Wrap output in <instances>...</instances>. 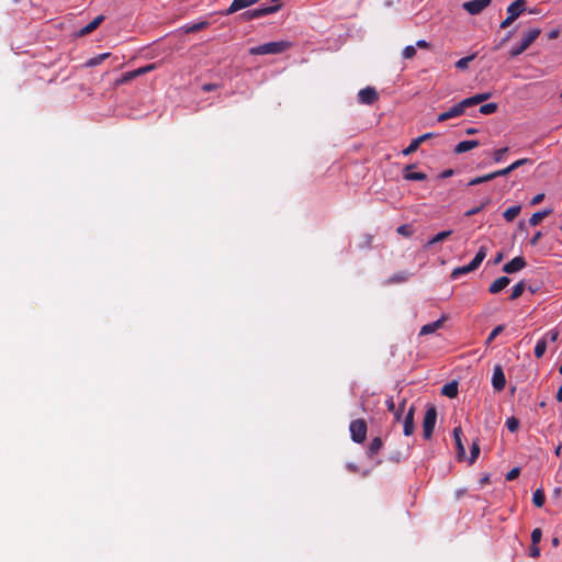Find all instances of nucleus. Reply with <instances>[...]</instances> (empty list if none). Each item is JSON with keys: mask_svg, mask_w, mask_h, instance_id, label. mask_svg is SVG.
I'll list each match as a JSON object with an SVG mask.
<instances>
[{"mask_svg": "<svg viewBox=\"0 0 562 562\" xmlns=\"http://www.w3.org/2000/svg\"><path fill=\"white\" fill-rule=\"evenodd\" d=\"M480 143L477 140H462L454 147V153L462 154L477 147Z\"/></svg>", "mask_w": 562, "mask_h": 562, "instance_id": "5701e85b", "label": "nucleus"}, {"mask_svg": "<svg viewBox=\"0 0 562 562\" xmlns=\"http://www.w3.org/2000/svg\"><path fill=\"white\" fill-rule=\"evenodd\" d=\"M526 49H527L526 46H524L522 44H519L518 46L512 48L510 56L516 57V56L522 54Z\"/></svg>", "mask_w": 562, "mask_h": 562, "instance_id": "09e8293b", "label": "nucleus"}, {"mask_svg": "<svg viewBox=\"0 0 562 562\" xmlns=\"http://www.w3.org/2000/svg\"><path fill=\"white\" fill-rule=\"evenodd\" d=\"M383 447V441L380 437H375L371 440L368 447L367 454L369 458H373Z\"/></svg>", "mask_w": 562, "mask_h": 562, "instance_id": "393cba45", "label": "nucleus"}, {"mask_svg": "<svg viewBox=\"0 0 562 562\" xmlns=\"http://www.w3.org/2000/svg\"><path fill=\"white\" fill-rule=\"evenodd\" d=\"M216 88H217V86H216V85H214V83H205V85H203V87H202V89H203L204 91H207V92H209V91H213V90H215Z\"/></svg>", "mask_w": 562, "mask_h": 562, "instance_id": "13d9d810", "label": "nucleus"}, {"mask_svg": "<svg viewBox=\"0 0 562 562\" xmlns=\"http://www.w3.org/2000/svg\"><path fill=\"white\" fill-rule=\"evenodd\" d=\"M506 427L510 432H515L519 428V420L516 417H509L506 420Z\"/></svg>", "mask_w": 562, "mask_h": 562, "instance_id": "e433bc0d", "label": "nucleus"}, {"mask_svg": "<svg viewBox=\"0 0 562 562\" xmlns=\"http://www.w3.org/2000/svg\"><path fill=\"white\" fill-rule=\"evenodd\" d=\"M372 241H373V236L369 235V234H364L359 243H358V247L360 249H369L372 245Z\"/></svg>", "mask_w": 562, "mask_h": 562, "instance_id": "72a5a7b5", "label": "nucleus"}, {"mask_svg": "<svg viewBox=\"0 0 562 562\" xmlns=\"http://www.w3.org/2000/svg\"><path fill=\"white\" fill-rule=\"evenodd\" d=\"M414 165H408L404 169V179L411 180V181H422L426 179V173L424 172H416L414 171Z\"/></svg>", "mask_w": 562, "mask_h": 562, "instance_id": "f3484780", "label": "nucleus"}, {"mask_svg": "<svg viewBox=\"0 0 562 562\" xmlns=\"http://www.w3.org/2000/svg\"><path fill=\"white\" fill-rule=\"evenodd\" d=\"M487 254V247L481 246L479 251L476 252L475 257L472 259L473 266H476L477 268L482 263V261L485 259Z\"/></svg>", "mask_w": 562, "mask_h": 562, "instance_id": "7c9ffc66", "label": "nucleus"}, {"mask_svg": "<svg viewBox=\"0 0 562 562\" xmlns=\"http://www.w3.org/2000/svg\"><path fill=\"white\" fill-rule=\"evenodd\" d=\"M543 199H544V193H538L533 198H531V200L528 203V206L529 207L536 206L539 203H541L543 201Z\"/></svg>", "mask_w": 562, "mask_h": 562, "instance_id": "a18cd8bd", "label": "nucleus"}, {"mask_svg": "<svg viewBox=\"0 0 562 562\" xmlns=\"http://www.w3.org/2000/svg\"><path fill=\"white\" fill-rule=\"evenodd\" d=\"M508 148L507 147H504V148H499L497 149L495 153H494V160L496 162L501 161L504 157V155L507 153Z\"/></svg>", "mask_w": 562, "mask_h": 562, "instance_id": "3c124183", "label": "nucleus"}, {"mask_svg": "<svg viewBox=\"0 0 562 562\" xmlns=\"http://www.w3.org/2000/svg\"><path fill=\"white\" fill-rule=\"evenodd\" d=\"M477 267L476 266H473V262L471 261L469 265L467 266H462V267H458V268H454L450 274V278L452 280H457L459 277L463 276V274H467V273H470L474 270H476Z\"/></svg>", "mask_w": 562, "mask_h": 562, "instance_id": "412c9836", "label": "nucleus"}, {"mask_svg": "<svg viewBox=\"0 0 562 562\" xmlns=\"http://www.w3.org/2000/svg\"><path fill=\"white\" fill-rule=\"evenodd\" d=\"M453 438L456 442L458 458L462 459L465 456V448L462 443V429L460 426L453 428Z\"/></svg>", "mask_w": 562, "mask_h": 562, "instance_id": "2eb2a0df", "label": "nucleus"}, {"mask_svg": "<svg viewBox=\"0 0 562 562\" xmlns=\"http://www.w3.org/2000/svg\"><path fill=\"white\" fill-rule=\"evenodd\" d=\"M561 452H562V443H560V445L555 448V450H554V454H555L557 457H560V456H561Z\"/></svg>", "mask_w": 562, "mask_h": 562, "instance_id": "69168bd1", "label": "nucleus"}, {"mask_svg": "<svg viewBox=\"0 0 562 562\" xmlns=\"http://www.w3.org/2000/svg\"><path fill=\"white\" fill-rule=\"evenodd\" d=\"M497 104L494 102L486 103L480 106V113L484 115L493 114L497 111Z\"/></svg>", "mask_w": 562, "mask_h": 562, "instance_id": "f704fd0d", "label": "nucleus"}, {"mask_svg": "<svg viewBox=\"0 0 562 562\" xmlns=\"http://www.w3.org/2000/svg\"><path fill=\"white\" fill-rule=\"evenodd\" d=\"M492 385L496 392H502L506 385V378L501 364H496L493 369Z\"/></svg>", "mask_w": 562, "mask_h": 562, "instance_id": "423d86ee", "label": "nucleus"}, {"mask_svg": "<svg viewBox=\"0 0 562 562\" xmlns=\"http://www.w3.org/2000/svg\"><path fill=\"white\" fill-rule=\"evenodd\" d=\"M509 283L510 279L508 277H501L490 284L488 292L491 294H497L503 291Z\"/></svg>", "mask_w": 562, "mask_h": 562, "instance_id": "dca6fc26", "label": "nucleus"}, {"mask_svg": "<svg viewBox=\"0 0 562 562\" xmlns=\"http://www.w3.org/2000/svg\"><path fill=\"white\" fill-rule=\"evenodd\" d=\"M437 420V408L434 405L427 407L423 420V434L425 439H430L432 436Z\"/></svg>", "mask_w": 562, "mask_h": 562, "instance_id": "7ed1b4c3", "label": "nucleus"}, {"mask_svg": "<svg viewBox=\"0 0 562 562\" xmlns=\"http://www.w3.org/2000/svg\"><path fill=\"white\" fill-rule=\"evenodd\" d=\"M543 337H547V341L550 340L551 342H554L559 337V333L555 329H551Z\"/></svg>", "mask_w": 562, "mask_h": 562, "instance_id": "603ef678", "label": "nucleus"}, {"mask_svg": "<svg viewBox=\"0 0 562 562\" xmlns=\"http://www.w3.org/2000/svg\"><path fill=\"white\" fill-rule=\"evenodd\" d=\"M558 35H559V32L557 30H553L550 32L549 38H551V40L557 38Z\"/></svg>", "mask_w": 562, "mask_h": 562, "instance_id": "338daca9", "label": "nucleus"}, {"mask_svg": "<svg viewBox=\"0 0 562 562\" xmlns=\"http://www.w3.org/2000/svg\"><path fill=\"white\" fill-rule=\"evenodd\" d=\"M475 58V55H470V56H467V57H463L461 59H459L457 63H456V67L458 69H467L468 66H469V63L472 61L473 59Z\"/></svg>", "mask_w": 562, "mask_h": 562, "instance_id": "c9c22d12", "label": "nucleus"}, {"mask_svg": "<svg viewBox=\"0 0 562 562\" xmlns=\"http://www.w3.org/2000/svg\"><path fill=\"white\" fill-rule=\"evenodd\" d=\"M432 136L431 133H426V134H423L420 136H418L417 138L413 139L411 142V144L405 148L403 149V155L407 156V155H411L412 153L416 151L418 149V147L420 146V144L423 142H425L426 139H429L430 137Z\"/></svg>", "mask_w": 562, "mask_h": 562, "instance_id": "4468645a", "label": "nucleus"}, {"mask_svg": "<svg viewBox=\"0 0 562 562\" xmlns=\"http://www.w3.org/2000/svg\"><path fill=\"white\" fill-rule=\"evenodd\" d=\"M506 222H513L516 216L518 215V213H503Z\"/></svg>", "mask_w": 562, "mask_h": 562, "instance_id": "4d7b16f0", "label": "nucleus"}, {"mask_svg": "<svg viewBox=\"0 0 562 562\" xmlns=\"http://www.w3.org/2000/svg\"><path fill=\"white\" fill-rule=\"evenodd\" d=\"M541 31L540 29H529L527 32L524 33L521 43L527 48L536 41V38L540 35Z\"/></svg>", "mask_w": 562, "mask_h": 562, "instance_id": "a211bd4d", "label": "nucleus"}, {"mask_svg": "<svg viewBox=\"0 0 562 562\" xmlns=\"http://www.w3.org/2000/svg\"><path fill=\"white\" fill-rule=\"evenodd\" d=\"M446 321H447V316L443 315L439 319L424 325L420 328L419 335L424 336V335H429V334L435 333L436 330H438L439 328H441L443 326Z\"/></svg>", "mask_w": 562, "mask_h": 562, "instance_id": "f8f14e48", "label": "nucleus"}, {"mask_svg": "<svg viewBox=\"0 0 562 562\" xmlns=\"http://www.w3.org/2000/svg\"><path fill=\"white\" fill-rule=\"evenodd\" d=\"M541 232H537L535 236L530 239V244L533 246L537 245L538 240L541 238Z\"/></svg>", "mask_w": 562, "mask_h": 562, "instance_id": "bf43d9fd", "label": "nucleus"}, {"mask_svg": "<svg viewBox=\"0 0 562 562\" xmlns=\"http://www.w3.org/2000/svg\"><path fill=\"white\" fill-rule=\"evenodd\" d=\"M525 283L524 281H520L518 282L517 284L514 285L513 290H512V294L509 296L510 300H516L518 299L519 296H521V294L524 293L525 291Z\"/></svg>", "mask_w": 562, "mask_h": 562, "instance_id": "473e14b6", "label": "nucleus"}, {"mask_svg": "<svg viewBox=\"0 0 562 562\" xmlns=\"http://www.w3.org/2000/svg\"><path fill=\"white\" fill-rule=\"evenodd\" d=\"M153 69H155V65H153V64L144 66V67H140V68H138V69H136L134 71H130V72L125 74L121 81L125 82V81H127L130 79H133V78H135L137 76H140V75H144V74H146L148 71H151Z\"/></svg>", "mask_w": 562, "mask_h": 562, "instance_id": "4be33fe9", "label": "nucleus"}, {"mask_svg": "<svg viewBox=\"0 0 562 562\" xmlns=\"http://www.w3.org/2000/svg\"><path fill=\"white\" fill-rule=\"evenodd\" d=\"M260 0H233L232 4L224 11V15H231L235 12L258 3Z\"/></svg>", "mask_w": 562, "mask_h": 562, "instance_id": "9b49d317", "label": "nucleus"}, {"mask_svg": "<svg viewBox=\"0 0 562 562\" xmlns=\"http://www.w3.org/2000/svg\"><path fill=\"white\" fill-rule=\"evenodd\" d=\"M546 502V495L544 492L541 488H538L535 491L532 495V503L536 507H542Z\"/></svg>", "mask_w": 562, "mask_h": 562, "instance_id": "c756f323", "label": "nucleus"}, {"mask_svg": "<svg viewBox=\"0 0 562 562\" xmlns=\"http://www.w3.org/2000/svg\"><path fill=\"white\" fill-rule=\"evenodd\" d=\"M479 183H482V178L481 177H477V178H474L472 179L471 181H469V186H476Z\"/></svg>", "mask_w": 562, "mask_h": 562, "instance_id": "052dcab7", "label": "nucleus"}, {"mask_svg": "<svg viewBox=\"0 0 562 562\" xmlns=\"http://www.w3.org/2000/svg\"><path fill=\"white\" fill-rule=\"evenodd\" d=\"M529 555L533 559H537L540 557V548L538 547V544L531 543L530 549H529Z\"/></svg>", "mask_w": 562, "mask_h": 562, "instance_id": "8fccbe9b", "label": "nucleus"}, {"mask_svg": "<svg viewBox=\"0 0 562 562\" xmlns=\"http://www.w3.org/2000/svg\"><path fill=\"white\" fill-rule=\"evenodd\" d=\"M542 531L540 528H535L531 532V543L538 544L541 541Z\"/></svg>", "mask_w": 562, "mask_h": 562, "instance_id": "c03bdc74", "label": "nucleus"}, {"mask_svg": "<svg viewBox=\"0 0 562 562\" xmlns=\"http://www.w3.org/2000/svg\"><path fill=\"white\" fill-rule=\"evenodd\" d=\"M481 178H482V182H486V181L493 180L494 176H493V172H492V173L482 176Z\"/></svg>", "mask_w": 562, "mask_h": 562, "instance_id": "680f3d73", "label": "nucleus"}, {"mask_svg": "<svg viewBox=\"0 0 562 562\" xmlns=\"http://www.w3.org/2000/svg\"><path fill=\"white\" fill-rule=\"evenodd\" d=\"M555 398L558 402H562V385L559 387Z\"/></svg>", "mask_w": 562, "mask_h": 562, "instance_id": "e2e57ef3", "label": "nucleus"}, {"mask_svg": "<svg viewBox=\"0 0 562 562\" xmlns=\"http://www.w3.org/2000/svg\"><path fill=\"white\" fill-rule=\"evenodd\" d=\"M548 214L549 213H532V216L529 220L530 225L536 226L540 224Z\"/></svg>", "mask_w": 562, "mask_h": 562, "instance_id": "58836bf2", "label": "nucleus"}, {"mask_svg": "<svg viewBox=\"0 0 562 562\" xmlns=\"http://www.w3.org/2000/svg\"><path fill=\"white\" fill-rule=\"evenodd\" d=\"M527 162H530V160L528 158L518 159V160L514 161L512 165H509V170L514 171Z\"/></svg>", "mask_w": 562, "mask_h": 562, "instance_id": "de8ad7c7", "label": "nucleus"}, {"mask_svg": "<svg viewBox=\"0 0 562 562\" xmlns=\"http://www.w3.org/2000/svg\"><path fill=\"white\" fill-rule=\"evenodd\" d=\"M441 394L449 398H454L458 395V383L450 382L445 384L441 389Z\"/></svg>", "mask_w": 562, "mask_h": 562, "instance_id": "a878e982", "label": "nucleus"}, {"mask_svg": "<svg viewBox=\"0 0 562 562\" xmlns=\"http://www.w3.org/2000/svg\"><path fill=\"white\" fill-rule=\"evenodd\" d=\"M526 10L525 0H516L507 8V14L515 20Z\"/></svg>", "mask_w": 562, "mask_h": 562, "instance_id": "ddd939ff", "label": "nucleus"}, {"mask_svg": "<svg viewBox=\"0 0 562 562\" xmlns=\"http://www.w3.org/2000/svg\"><path fill=\"white\" fill-rule=\"evenodd\" d=\"M104 21V15L95 16L90 23H88L85 27L79 31V35L83 36L93 32L102 22Z\"/></svg>", "mask_w": 562, "mask_h": 562, "instance_id": "aec40b11", "label": "nucleus"}, {"mask_svg": "<svg viewBox=\"0 0 562 562\" xmlns=\"http://www.w3.org/2000/svg\"><path fill=\"white\" fill-rule=\"evenodd\" d=\"M503 260V254L502 252H498L494 259V263L497 265L498 262H501Z\"/></svg>", "mask_w": 562, "mask_h": 562, "instance_id": "0e129e2a", "label": "nucleus"}, {"mask_svg": "<svg viewBox=\"0 0 562 562\" xmlns=\"http://www.w3.org/2000/svg\"><path fill=\"white\" fill-rule=\"evenodd\" d=\"M504 330V325L496 326L488 335L486 339V344H491L502 331Z\"/></svg>", "mask_w": 562, "mask_h": 562, "instance_id": "ea45409f", "label": "nucleus"}, {"mask_svg": "<svg viewBox=\"0 0 562 562\" xmlns=\"http://www.w3.org/2000/svg\"><path fill=\"white\" fill-rule=\"evenodd\" d=\"M509 172H512V170H509V166H508V167H506V168H504L502 170L493 172V176H494V179H495L496 177L506 176Z\"/></svg>", "mask_w": 562, "mask_h": 562, "instance_id": "864d4df0", "label": "nucleus"}, {"mask_svg": "<svg viewBox=\"0 0 562 562\" xmlns=\"http://www.w3.org/2000/svg\"><path fill=\"white\" fill-rule=\"evenodd\" d=\"M209 25V22L206 21H202V22H199V23H194V24H191L187 27V32L191 33V32H198L200 30H203L205 29L206 26Z\"/></svg>", "mask_w": 562, "mask_h": 562, "instance_id": "a19ab883", "label": "nucleus"}, {"mask_svg": "<svg viewBox=\"0 0 562 562\" xmlns=\"http://www.w3.org/2000/svg\"><path fill=\"white\" fill-rule=\"evenodd\" d=\"M519 473H520V469L519 468H513L510 471L507 472L506 474V480L507 481H513L515 479H517L519 476Z\"/></svg>", "mask_w": 562, "mask_h": 562, "instance_id": "49530a36", "label": "nucleus"}, {"mask_svg": "<svg viewBox=\"0 0 562 562\" xmlns=\"http://www.w3.org/2000/svg\"><path fill=\"white\" fill-rule=\"evenodd\" d=\"M452 172H453V171H452L451 169H448V170H445V171L442 172V175H441V176H442L443 178H447V177H450V176L452 175Z\"/></svg>", "mask_w": 562, "mask_h": 562, "instance_id": "774afa93", "label": "nucleus"}, {"mask_svg": "<svg viewBox=\"0 0 562 562\" xmlns=\"http://www.w3.org/2000/svg\"><path fill=\"white\" fill-rule=\"evenodd\" d=\"M379 99V94L373 87H366L358 92V102L361 104H373Z\"/></svg>", "mask_w": 562, "mask_h": 562, "instance_id": "0eeeda50", "label": "nucleus"}, {"mask_svg": "<svg viewBox=\"0 0 562 562\" xmlns=\"http://www.w3.org/2000/svg\"><path fill=\"white\" fill-rule=\"evenodd\" d=\"M408 278L409 273L407 271H401L390 277L389 283H402L407 281Z\"/></svg>", "mask_w": 562, "mask_h": 562, "instance_id": "2f4dec72", "label": "nucleus"}, {"mask_svg": "<svg viewBox=\"0 0 562 562\" xmlns=\"http://www.w3.org/2000/svg\"><path fill=\"white\" fill-rule=\"evenodd\" d=\"M492 0H472L463 3V8L472 15L481 13L490 5Z\"/></svg>", "mask_w": 562, "mask_h": 562, "instance_id": "6e6552de", "label": "nucleus"}, {"mask_svg": "<svg viewBox=\"0 0 562 562\" xmlns=\"http://www.w3.org/2000/svg\"><path fill=\"white\" fill-rule=\"evenodd\" d=\"M527 262L524 257L518 256L513 258L510 261L504 265L503 271L505 273H515L526 267Z\"/></svg>", "mask_w": 562, "mask_h": 562, "instance_id": "1a4fd4ad", "label": "nucleus"}, {"mask_svg": "<svg viewBox=\"0 0 562 562\" xmlns=\"http://www.w3.org/2000/svg\"><path fill=\"white\" fill-rule=\"evenodd\" d=\"M416 55V47L414 45H408L403 49L402 56L405 59H412Z\"/></svg>", "mask_w": 562, "mask_h": 562, "instance_id": "4c0bfd02", "label": "nucleus"}, {"mask_svg": "<svg viewBox=\"0 0 562 562\" xmlns=\"http://www.w3.org/2000/svg\"><path fill=\"white\" fill-rule=\"evenodd\" d=\"M515 21L514 18H510L509 15H507V18L501 23V29H506L513 22Z\"/></svg>", "mask_w": 562, "mask_h": 562, "instance_id": "5fc2aeb1", "label": "nucleus"}, {"mask_svg": "<svg viewBox=\"0 0 562 562\" xmlns=\"http://www.w3.org/2000/svg\"><path fill=\"white\" fill-rule=\"evenodd\" d=\"M547 337H542L541 339H539L536 344V347H535V357L540 359L543 357V355L546 353V350H547Z\"/></svg>", "mask_w": 562, "mask_h": 562, "instance_id": "c85d7f7f", "label": "nucleus"}, {"mask_svg": "<svg viewBox=\"0 0 562 562\" xmlns=\"http://www.w3.org/2000/svg\"><path fill=\"white\" fill-rule=\"evenodd\" d=\"M385 404H386L387 411H390V412H392L394 414V417H395L396 420H400L401 419V413L404 409L406 401L403 400L401 405H400V407L397 409L395 407V403H394L392 397L387 398Z\"/></svg>", "mask_w": 562, "mask_h": 562, "instance_id": "b1692460", "label": "nucleus"}, {"mask_svg": "<svg viewBox=\"0 0 562 562\" xmlns=\"http://www.w3.org/2000/svg\"><path fill=\"white\" fill-rule=\"evenodd\" d=\"M430 44L425 41V40H418L416 42V46L415 47H418V48H429Z\"/></svg>", "mask_w": 562, "mask_h": 562, "instance_id": "6e6d98bb", "label": "nucleus"}, {"mask_svg": "<svg viewBox=\"0 0 562 562\" xmlns=\"http://www.w3.org/2000/svg\"><path fill=\"white\" fill-rule=\"evenodd\" d=\"M292 46L289 41L265 43L249 49L251 55H277L288 50Z\"/></svg>", "mask_w": 562, "mask_h": 562, "instance_id": "f257e3e1", "label": "nucleus"}, {"mask_svg": "<svg viewBox=\"0 0 562 562\" xmlns=\"http://www.w3.org/2000/svg\"><path fill=\"white\" fill-rule=\"evenodd\" d=\"M414 416H415V406L412 405L408 408V411L404 417V420H403V432L407 437L412 436L415 430Z\"/></svg>", "mask_w": 562, "mask_h": 562, "instance_id": "9d476101", "label": "nucleus"}, {"mask_svg": "<svg viewBox=\"0 0 562 562\" xmlns=\"http://www.w3.org/2000/svg\"><path fill=\"white\" fill-rule=\"evenodd\" d=\"M452 234V231L451 229H448V231H442L438 234H436L432 238H430L427 244H426V248L439 243V241H443L445 239H447L450 235Z\"/></svg>", "mask_w": 562, "mask_h": 562, "instance_id": "bb28decb", "label": "nucleus"}, {"mask_svg": "<svg viewBox=\"0 0 562 562\" xmlns=\"http://www.w3.org/2000/svg\"><path fill=\"white\" fill-rule=\"evenodd\" d=\"M110 53H102V54H99L98 56H94L90 59H88L86 63H85V67H94V66H98L100 65L101 63H103L106 58L110 57Z\"/></svg>", "mask_w": 562, "mask_h": 562, "instance_id": "cd10ccee", "label": "nucleus"}, {"mask_svg": "<svg viewBox=\"0 0 562 562\" xmlns=\"http://www.w3.org/2000/svg\"><path fill=\"white\" fill-rule=\"evenodd\" d=\"M351 439L357 443H362L367 438L368 426L362 418L355 419L349 425Z\"/></svg>", "mask_w": 562, "mask_h": 562, "instance_id": "f03ea898", "label": "nucleus"}, {"mask_svg": "<svg viewBox=\"0 0 562 562\" xmlns=\"http://www.w3.org/2000/svg\"><path fill=\"white\" fill-rule=\"evenodd\" d=\"M467 109H468V106H467L464 100H462L458 104L451 106L448 111L440 113L437 117V121L445 122L450 119L459 117L462 114H464Z\"/></svg>", "mask_w": 562, "mask_h": 562, "instance_id": "39448f33", "label": "nucleus"}, {"mask_svg": "<svg viewBox=\"0 0 562 562\" xmlns=\"http://www.w3.org/2000/svg\"><path fill=\"white\" fill-rule=\"evenodd\" d=\"M480 454V446L477 442H473L471 446V458L470 463H473Z\"/></svg>", "mask_w": 562, "mask_h": 562, "instance_id": "37998d69", "label": "nucleus"}, {"mask_svg": "<svg viewBox=\"0 0 562 562\" xmlns=\"http://www.w3.org/2000/svg\"><path fill=\"white\" fill-rule=\"evenodd\" d=\"M279 9H280V4L261 7V8L246 11L245 13H243L241 16L245 21L255 20V19H259L262 16L272 14V13L277 12Z\"/></svg>", "mask_w": 562, "mask_h": 562, "instance_id": "20e7f679", "label": "nucleus"}, {"mask_svg": "<svg viewBox=\"0 0 562 562\" xmlns=\"http://www.w3.org/2000/svg\"><path fill=\"white\" fill-rule=\"evenodd\" d=\"M397 233L405 237H409L413 234V228L411 225L404 224L397 227Z\"/></svg>", "mask_w": 562, "mask_h": 562, "instance_id": "79ce46f5", "label": "nucleus"}, {"mask_svg": "<svg viewBox=\"0 0 562 562\" xmlns=\"http://www.w3.org/2000/svg\"><path fill=\"white\" fill-rule=\"evenodd\" d=\"M491 95H492L491 92L477 93L475 95L464 99V102H465L467 106L470 108V106L477 105V104L488 100L491 98Z\"/></svg>", "mask_w": 562, "mask_h": 562, "instance_id": "6ab92c4d", "label": "nucleus"}]
</instances>
